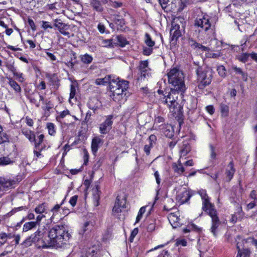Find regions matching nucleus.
Returning a JSON list of instances; mask_svg holds the SVG:
<instances>
[{
	"instance_id": "1",
	"label": "nucleus",
	"mask_w": 257,
	"mask_h": 257,
	"mask_svg": "<svg viewBox=\"0 0 257 257\" xmlns=\"http://www.w3.org/2000/svg\"><path fill=\"white\" fill-rule=\"evenodd\" d=\"M71 236L65 225H55L49 231L48 247H53L57 249L69 248V240Z\"/></svg>"
},
{
	"instance_id": "2",
	"label": "nucleus",
	"mask_w": 257,
	"mask_h": 257,
	"mask_svg": "<svg viewBox=\"0 0 257 257\" xmlns=\"http://www.w3.org/2000/svg\"><path fill=\"white\" fill-rule=\"evenodd\" d=\"M198 193L202 200V210L206 212L211 218V232L214 235H216L217 229L220 224V221L217 216L216 210L214 206L210 202V198L205 190H200Z\"/></svg>"
},
{
	"instance_id": "3",
	"label": "nucleus",
	"mask_w": 257,
	"mask_h": 257,
	"mask_svg": "<svg viewBox=\"0 0 257 257\" xmlns=\"http://www.w3.org/2000/svg\"><path fill=\"white\" fill-rule=\"evenodd\" d=\"M168 82L173 88L181 92L185 90V85L184 81V75L182 71L176 68L171 69L167 73Z\"/></svg>"
},
{
	"instance_id": "4",
	"label": "nucleus",
	"mask_w": 257,
	"mask_h": 257,
	"mask_svg": "<svg viewBox=\"0 0 257 257\" xmlns=\"http://www.w3.org/2000/svg\"><path fill=\"white\" fill-rule=\"evenodd\" d=\"M45 233L44 229L39 228L24 241V245L28 247L34 243L38 248H49L48 239H44Z\"/></svg>"
},
{
	"instance_id": "5",
	"label": "nucleus",
	"mask_w": 257,
	"mask_h": 257,
	"mask_svg": "<svg viewBox=\"0 0 257 257\" xmlns=\"http://www.w3.org/2000/svg\"><path fill=\"white\" fill-rule=\"evenodd\" d=\"M178 92H180V91L171 88L170 92H166L165 94L160 96L159 103L166 105L171 111L175 112V108L178 105L177 101Z\"/></svg>"
},
{
	"instance_id": "6",
	"label": "nucleus",
	"mask_w": 257,
	"mask_h": 257,
	"mask_svg": "<svg viewBox=\"0 0 257 257\" xmlns=\"http://www.w3.org/2000/svg\"><path fill=\"white\" fill-rule=\"evenodd\" d=\"M196 73L198 75V87L199 89H203L210 84L212 76L211 71L209 68L204 69L199 68Z\"/></svg>"
},
{
	"instance_id": "7",
	"label": "nucleus",
	"mask_w": 257,
	"mask_h": 257,
	"mask_svg": "<svg viewBox=\"0 0 257 257\" xmlns=\"http://www.w3.org/2000/svg\"><path fill=\"white\" fill-rule=\"evenodd\" d=\"M126 198L124 195H118L112 208V215L118 218L125 211L126 208Z\"/></svg>"
},
{
	"instance_id": "8",
	"label": "nucleus",
	"mask_w": 257,
	"mask_h": 257,
	"mask_svg": "<svg viewBox=\"0 0 257 257\" xmlns=\"http://www.w3.org/2000/svg\"><path fill=\"white\" fill-rule=\"evenodd\" d=\"M209 18V16L206 14L198 16L195 20V25L200 27L203 30L207 31L211 29V27Z\"/></svg>"
},
{
	"instance_id": "9",
	"label": "nucleus",
	"mask_w": 257,
	"mask_h": 257,
	"mask_svg": "<svg viewBox=\"0 0 257 257\" xmlns=\"http://www.w3.org/2000/svg\"><path fill=\"white\" fill-rule=\"evenodd\" d=\"M53 26L57 29L59 32L63 35L70 37V34L67 31L69 29V26L63 23L61 20L55 19L54 21Z\"/></svg>"
},
{
	"instance_id": "10",
	"label": "nucleus",
	"mask_w": 257,
	"mask_h": 257,
	"mask_svg": "<svg viewBox=\"0 0 257 257\" xmlns=\"http://www.w3.org/2000/svg\"><path fill=\"white\" fill-rule=\"evenodd\" d=\"M113 116L108 115L104 122L99 125V132L101 134H107L112 128Z\"/></svg>"
},
{
	"instance_id": "11",
	"label": "nucleus",
	"mask_w": 257,
	"mask_h": 257,
	"mask_svg": "<svg viewBox=\"0 0 257 257\" xmlns=\"http://www.w3.org/2000/svg\"><path fill=\"white\" fill-rule=\"evenodd\" d=\"M115 86L116 88L126 90L128 88V82L126 80H120L119 78L113 76L110 87H114Z\"/></svg>"
},
{
	"instance_id": "12",
	"label": "nucleus",
	"mask_w": 257,
	"mask_h": 257,
	"mask_svg": "<svg viewBox=\"0 0 257 257\" xmlns=\"http://www.w3.org/2000/svg\"><path fill=\"white\" fill-rule=\"evenodd\" d=\"M110 91L112 92V95H111L112 98L116 102H119L122 100L125 96V93L124 92L126 90H121L119 89L116 88V86L111 87L109 88Z\"/></svg>"
},
{
	"instance_id": "13",
	"label": "nucleus",
	"mask_w": 257,
	"mask_h": 257,
	"mask_svg": "<svg viewBox=\"0 0 257 257\" xmlns=\"http://www.w3.org/2000/svg\"><path fill=\"white\" fill-rule=\"evenodd\" d=\"M190 198L188 191L185 188H181L177 192L176 200L180 203L183 204L188 201Z\"/></svg>"
},
{
	"instance_id": "14",
	"label": "nucleus",
	"mask_w": 257,
	"mask_h": 257,
	"mask_svg": "<svg viewBox=\"0 0 257 257\" xmlns=\"http://www.w3.org/2000/svg\"><path fill=\"white\" fill-rule=\"evenodd\" d=\"M16 182L13 179L0 177V192L11 188Z\"/></svg>"
},
{
	"instance_id": "15",
	"label": "nucleus",
	"mask_w": 257,
	"mask_h": 257,
	"mask_svg": "<svg viewBox=\"0 0 257 257\" xmlns=\"http://www.w3.org/2000/svg\"><path fill=\"white\" fill-rule=\"evenodd\" d=\"M180 213L178 211L170 213L168 214V220L173 228H176L180 224L179 221Z\"/></svg>"
},
{
	"instance_id": "16",
	"label": "nucleus",
	"mask_w": 257,
	"mask_h": 257,
	"mask_svg": "<svg viewBox=\"0 0 257 257\" xmlns=\"http://www.w3.org/2000/svg\"><path fill=\"white\" fill-rule=\"evenodd\" d=\"M139 70L141 72V78H146L148 75L149 68L148 67V62L147 60L141 61L139 65Z\"/></svg>"
},
{
	"instance_id": "17",
	"label": "nucleus",
	"mask_w": 257,
	"mask_h": 257,
	"mask_svg": "<svg viewBox=\"0 0 257 257\" xmlns=\"http://www.w3.org/2000/svg\"><path fill=\"white\" fill-rule=\"evenodd\" d=\"M30 101L36 105L37 107H39L41 101H43L44 99L42 95L38 92L34 93L30 97Z\"/></svg>"
},
{
	"instance_id": "18",
	"label": "nucleus",
	"mask_w": 257,
	"mask_h": 257,
	"mask_svg": "<svg viewBox=\"0 0 257 257\" xmlns=\"http://www.w3.org/2000/svg\"><path fill=\"white\" fill-rule=\"evenodd\" d=\"M44 135L41 134L39 135L37 139H35V148L36 149L38 150L39 151H42L46 147L45 145H43Z\"/></svg>"
},
{
	"instance_id": "19",
	"label": "nucleus",
	"mask_w": 257,
	"mask_h": 257,
	"mask_svg": "<svg viewBox=\"0 0 257 257\" xmlns=\"http://www.w3.org/2000/svg\"><path fill=\"white\" fill-rule=\"evenodd\" d=\"M180 27L178 25H175L172 26L170 30V35L171 36V40H176L181 35V32L179 30Z\"/></svg>"
},
{
	"instance_id": "20",
	"label": "nucleus",
	"mask_w": 257,
	"mask_h": 257,
	"mask_svg": "<svg viewBox=\"0 0 257 257\" xmlns=\"http://www.w3.org/2000/svg\"><path fill=\"white\" fill-rule=\"evenodd\" d=\"M102 140L99 137H94L92 139L91 143V150L94 155H95L97 152L99 145L102 144Z\"/></svg>"
},
{
	"instance_id": "21",
	"label": "nucleus",
	"mask_w": 257,
	"mask_h": 257,
	"mask_svg": "<svg viewBox=\"0 0 257 257\" xmlns=\"http://www.w3.org/2000/svg\"><path fill=\"white\" fill-rule=\"evenodd\" d=\"M188 44L193 49H198L201 50L202 51H208V48L201 44L196 42L194 40L190 39L188 40Z\"/></svg>"
},
{
	"instance_id": "22",
	"label": "nucleus",
	"mask_w": 257,
	"mask_h": 257,
	"mask_svg": "<svg viewBox=\"0 0 257 257\" xmlns=\"http://www.w3.org/2000/svg\"><path fill=\"white\" fill-rule=\"evenodd\" d=\"M90 5L93 10L97 12L101 13L104 10L101 2L98 0H91Z\"/></svg>"
},
{
	"instance_id": "23",
	"label": "nucleus",
	"mask_w": 257,
	"mask_h": 257,
	"mask_svg": "<svg viewBox=\"0 0 257 257\" xmlns=\"http://www.w3.org/2000/svg\"><path fill=\"white\" fill-rule=\"evenodd\" d=\"M191 147L190 146L187 144H183L180 147L179 153H180V159L185 157L190 151Z\"/></svg>"
},
{
	"instance_id": "24",
	"label": "nucleus",
	"mask_w": 257,
	"mask_h": 257,
	"mask_svg": "<svg viewBox=\"0 0 257 257\" xmlns=\"http://www.w3.org/2000/svg\"><path fill=\"white\" fill-rule=\"evenodd\" d=\"M113 75H107L104 78H98L95 80V83L97 85H105L107 83L111 84V80H112Z\"/></svg>"
},
{
	"instance_id": "25",
	"label": "nucleus",
	"mask_w": 257,
	"mask_h": 257,
	"mask_svg": "<svg viewBox=\"0 0 257 257\" xmlns=\"http://www.w3.org/2000/svg\"><path fill=\"white\" fill-rule=\"evenodd\" d=\"M65 199H64L60 204H56L51 209L52 215L50 217V220L53 221L55 217L58 214L61 206L63 204Z\"/></svg>"
},
{
	"instance_id": "26",
	"label": "nucleus",
	"mask_w": 257,
	"mask_h": 257,
	"mask_svg": "<svg viewBox=\"0 0 257 257\" xmlns=\"http://www.w3.org/2000/svg\"><path fill=\"white\" fill-rule=\"evenodd\" d=\"M173 168L175 171V172L178 173V174H181L185 171L184 168L183 167V165L181 162L180 160L178 161V164H174L173 165Z\"/></svg>"
},
{
	"instance_id": "27",
	"label": "nucleus",
	"mask_w": 257,
	"mask_h": 257,
	"mask_svg": "<svg viewBox=\"0 0 257 257\" xmlns=\"http://www.w3.org/2000/svg\"><path fill=\"white\" fill-rule=\"evenodd\" d=\"M22 133L31 142H34L35 141V135L31 131L29 130H23Z\"/></svg>"
},
{
	"instance_id": "28",
	"label": "nucleus",
	"mask_w": 257,
	"mask_h": 257,
	"mask_svg": "<svg viewBox=\"0 0 257 257\" xmlns=\"http://www.w3.org/2000/svg\"><path fill=\"white\" fill-rule=\"evenodd\" d=\"M8 83L16 92L20 93L21 92L22 89L20 86L15 80L12 78H9Z\"/></svg>"
},
{
	"instance_id": "29",
	"label": "nucleus",
	"mask_w": 257,
	"mask_h": 257,
	"mask_svg": "<svg viewBox=\"0 0 257 257\" xmlns=\"http://www.w3.org/2000/svg\"><path fill=\"white\" fill-rule=\"evenodd\" d=\"M235 170L233 168V164L231 162H230L228 165L226 169V175L227 177L228 178L229 180H230L232 178L233 174L234 173Z\"/></svg>"
},
{
	"instance_id": "30",
	"label": "nucleus",
	"mask_w": 257,
	"mask_h": 257,
	"mask_svg": "<svg viewBox=\"0 0 257 257\" xmlns=\"http://www.w3.org/2000/svg\"><path fill=\"white\" fill-rule=\"evenodd\" d=\"M163 132L165 136L168 138H171L174 135V132L172 127L170 125H166L165 127H164Z\"/></svg>"
},
{
	"instance_id": "31",
	"label": "nucleus",
	"mask_w": 257,
	"mask_h": 257,
	"mask_svg": "<svg viewBox=\"0 0 257 257\" xmlns=\"http://www.w3.org/2000/svg\"><path fill=\"white\" fill-rule=\"evenodd\" d=\"M237 248L238 249V254L236 257H247L249 255L250 251L248 249H241L238 243L237 244Z\"/></svg>"
},
{
	"instance_id": "32",
	"label": "nucleus",
	"mask_w": 257,
	"mask_h": 257,
	"mask_svg": "<svg viewBox=\"0 0 257 257\" xmlns=\"http://www.w3.org/2000/svg\"><path fill=\"white\" fill-rule=\"evenodd\" d=\"M36 223H34L33 221L26 222L23 225V231L27 232L36 228Z\"/></svg>"
},
{
	"instance_id": "33",
	"label": "nucleus",
	"mask_w": 257,
	"mask_h": 257,
	"mask_svg": "<svg viewBox=\"0 0 257 257\" xmlns=\"http://www.w3.org/2000/svg\"><path fill=\"white\" fill-rule=\"evenodd\" d=\"M47 205L46 203H43L39 204L35 208V212L37 214H42L45 212L47 210Z\"/></svg>"
},
{
	"instance_id": "34",
	"label": "nucleus",
	"mask_w": 257,
	"mask_h": 257,
	"mask_svg": "<svg viewBox=\"0 0 257 257\" xmlns=\"http://www.w3.org/2000/svg\"><path fill=\"white\" fill-rule=\"evenodd\" d=\"M14 162V161L11 160L8 157H3L0 158V166L12 165Z\"/></svg>"
},
{
	"instance_id": "35",
	"label": "nucleus",
	"mask_w": 257,
	"mask_h": 257,
	"mask_svg": "<svg viewBox=\"0 0 257 257\" xmlns=\"http://www.w3.org/2000/svg\"><path fill=\"white\" fill-rule=\"evenodd\" d=\"M115 38L117 41V42L115 43V44H117L121 47H124L128 44L125 38L122 36H117Z\"/></svg>"
},
{
	"instance_id": "36",
	"label": "nucleus",
	"mask_w": 257,
	"mask_h": 257,
	"mask_svg": "<svg viewBox=\"0 0 257 257\" xmlns=\"http://www.w3.org/2000/svg\"><path fill=\"white\" fill-rule=\"evenodd\" d=\"M145 42L149 47H153L155 44V42L152 40L150 35L148 33L145 34Z\"/></svg>"
},
{
	"instance_id": "37",
	"label": "nucleus",
	"mask_w": 257,
	"mask_h": 257,
	"mask_svg": "<svg viewBox=\"0 0 257 257\" xmlns=\"http://www.w3.org/2000/svg\"><path fill=\"white\" fill-rule=\"evenodd\" d=\"M47 127L49 135L54 136L56 134V126L54 123L52 122L47 123Z\"/></svg>"
},
{
	"instance_id": "38",
	"label": "nucleus",
	"mask_w": 257,
	"mask_h": 257,
	"mask_svg": "<svg viewBox=\"0 0 257 257\" xmlns=\"http://www.w3.org/2000/svg\"><path fill=\"white\" fill-rule=\"evenodd\" d=\"M81 61L85 64H90L93 60L92 57L88 54H85L81 56Z\"/></svg>"
},
{
	"instance_id": "39",
	"label": "nucleus",
	"mask_w": 257,
	"mask_h": 257,
	"mask_svg": "<svg viewBox=\"0 0 257 257\" xmlns=\"http://www.w3.org/2000/svg\"><path fill=\"white\" fill-rule=\"evenodd\" d=\"M92 193L93 196V199L95 201H98L99 199V187L98 185H96L92 189Z\"/></svg>"
},
{
	"instance_id": "40",
	"label": "nucleus",
	"mask_w": 257,
	"mask_h": 257,
	"mask_svg": "<svg viewBox=\"0 0 257 257\" xmlns=\"http://www.w3.org/2000/svg\"><path fill=\"white\" fill-rule=\"evenodd\" d=\"M76 86L73 84H71L70 85V96L69 98V103H71V100L73 99L76 95Z\"/></svg>"
},
{
	"instance_id": "41",
	"label": "nucleus",
	"mask_w": 257,
	"mask_h": 257,
	"mask_svg": "<svg viewBox=\"0 0 257 257\" xmlns=\"http://www.w3.org/2000/svg\"><path fill=\"white\" fill-rule=\"evenodd\" d=\"M93 229V225L89 222H85L83 227V233H86L91 231Z\"/></svg>"
},
{
	"instance_id": "42",
	"label": "nucleus",
	"mask_w": 257,
	"mask_h": 257,
	"mask_svg": "<svg viewBox=\"0 0 257 257\" xmlns=\"http://www.w3.org/2000/svg\"><path fill=\"white\" fill-rule=\"evenodd\" d=\"M249 56H250V54L249 53H242L238 56V59L241 62L245 63L247 61Z\"/></svg>"
},
{
	"instance_id": "43",
	"label": "nucleus",
	"mask_w": 257,
	"mask_h": 257,
	"mask_svg": "<svg viewBox=\"0 0 257 257\" xmlns=\"http://www.w3.org/2000/svg\"><path fill=\"white\" fill-rule=\"evenodd\" d=\"M7 135L3 132V128L0 125V144L8 141Z\"/></svg>"
},
{
	"instance_id": "44",
	"label": "nucleus",
	"mask_w": 257,
	"mask_h": 257,
	"mask_svg": "<svg viewBox=\"0 0 257 257\" xmlns=\"http://www.w3.org/2000/svg\"><path fill=\"white\" fill-rule=\"evenodd\" d=\"M220 107L222 115L224 116H226L229 111L228 106L224 104H221Z\"/></svg>"
},
{
	"instance_id": "45",
	"label": "nucleus",
	"mask_w": 257,
	"mask_h": 257,
	"mask_svg": "<svg viewBox=\"0 0 257 257\" xmlns=\"http://www.w3.org/2000/svg\"><path fill=\"white\" fill-rule=\"evenodd\" d=\"M147 207V206H144V207H142L139 210V211L138 212V214L136 217V222L137 223V222H139L140 220L141 219L142 216H143V214L146 211V208Z\"/></svg>"
},
{
	"instance_id": "46",
	"label": "nucleus",
	"mask_w": 257,
	"mask_h": 257,
	"mask_svg": "<svg viewBox=\"0 0 257 257\" xmlns=\"http://www.w3.org/2000/svg\"><path fill=\"white\" fill-rule=\"evenodd\" d=\"M159 4L165 11H169L168 8L169 0H159Z\"/></svg>"
},
{
	"instance_id": "47",
	"label": "nucleus",
	"mask_w": 257,
	"mask_h": 257,
	"mask_svg": "<svg viewBox=\"0 0 257 257\" xmlns=\"http://www.w3.org/2000/svg\"><path fill=\"white\" fill-rule=\"evenodd\" d=\"M41 24V28L44 30H47L48 29H52L53 28V26L49 22L42 21Z\"/></svg>"
},
{
	"instance_id": "48",
	"label": "nucleus",
	"mask_w": 257,
	"mask_h": 257,
	"mask_svg": "<svg viewBox=\"0 0 257 257\" xmlns=\"http://www.w3.org/2000/svg\"><path fill=\"white\" fill-rule=\"evenodd\" d=\"M8 235L6 233H0V246L4 244L7 241Z\"/></svg>"
},
{
	"instance_id": "49",
	"label": "nucleus",
	"mask_w": 257,
	"mask_h": 257,
	"mask_svg": "<svg viewBox=\"0 0 257 257\" xmlns=\"http://www.w3.org/2000/svg\"><path fill=\"white\" fill-rule=\"evenodd\" d=\"M209 49L208 48V51H206L207 53H206V57L208 58H218L220 55L219 53H214L212 52H209Z\"/></svg>"
},
{
	"instance_id": "50",
	"label": "nucleus",
	"mask_w": 257,
	"mask_h": 257,
	"mask_svg": "<svg viewBox=\"0 0 257 257\" xmlns=\"http://www.w3.org/2000/svg\"><path fill=\"white\" fill-rule=\"evenodd\" d=\"M217 71H218L219 75L220 76L223 77H225V74H226V69L223 66H222V65L219 66L217 68Z\"/></svg>"
},
{
	"instance_id": "51",
	"label": "nucleus",
	"mask_w": 257,
	"mask_h": 257,
	"mask_svg": "<svg viewBox=\"0 0 257 257\" xmlns=\"http://www.w3.org/2000/svg\"><path fill=\"white\" fill-rule=\"evenodd\" d=\"M114 40V39H113L104 40L103 41L102 44L105 47L113 46V44H115V43H114L113 42Z\"/></svg>"
},
{
	"instance_id": "52",
	"label": "nucleus",
	"mask_w": 257,
	"mask_h": 257,
	"mask_svg": "<svg viewBox=\"0 0 257 257\" xmlns=\"http://www.w3.org/2000/svg\"><path fill=\"white\" fill-rule=\"evenodd\" d=\"M154 176L155 178L156 183L158 186L160 185L161 179L160 178V175L158 171H155L154 173Z\"/></svg>"
},
{
	"instance_id": "53",
	"label": "nucleus",
	"mask_w": 257,
	"mask_h": 257,
	"mask_svg": "<svg viewBox=\"0 0 257 257\" xmlns=\"http://www.w3.org/2000/svg\"><path fill=\"white\" fill-rule=\"evenodd\" d=\"M17 77V79L19 82H23L25 80V78L22 73L18 72L17 71L14 74Z\"/></svg>"
},
{
	"instance_id": "54",
	"label": "nucleus",
	"mask_w": 257,
	"mask_h": 257,
	"mask_svg": "<svg viewBox=\"0 0 257 257\" xmlns=\"http://www.w3.org/2000/svg\"><path fill=\"white\" fill-rule=\"evenodd\" d=\"M210 151V157L212 159H215L216 154L215 152V148L212 145H210L209 146Z\"/></svg>"
},
{
	"instance_id": "55",
	"label": "nucleus",
	"mask_w": 257,
	"mask_h": 257,
	"mask_svg": "<svg viewBox=\"0 0 257 257\" xmlns=\"http://www.w3.org/2000/svg\"><path fill=\"white\" fill-rule=\"evenodd\" d=\"M152 52H153L152 47H149V48L144 47L143 54L145 55H147V56L150 55V54H152Z\"/></svg>"
},
{
	"instance_id": "56",
	"label": "nucleus",
	"mask_w": 257,
	"mask_h": 257,
	"mask_svg": "<svg viewBox=\"0 0 257 257\" xmlns=\"http://www.w3.org/2000/svg\"><path fill=\"white\" fill-rule=\"evenodd\" d=\"M114 22L116 24L119 25L121 27L124 24V20L121 19L119 16L115 17Z\"/></svg>"
},
{
	"instance_id": "57",
	"label": "nucleus",
	"mask_w": 257,
	"mask_h": 257,
	"mask_svg": "<svg viewBox=\"0 0 257 257\" xmlns=\"http://www.w3.org/2000/svg\"><path fill=\"white\" fill-rule=\"evenodd\" d=\"M82 257H97V253L94 250H91L90 251L87 252L85 256Z\"/></svg>"
},
{
	"instance_id": "58",
	"label": "nucleus",
	"mask_w": 257,
	"mask_h": 257,
	"mask_svg": "<svg viewBox=\"0 0 257 257\" xmlns=\"http://www.w3.org/2000/svg\"><path fill=\"white\" fill-rule=\"evenodd\" d=\"M77 199H78V196L77 195H74L70 198V199L69 200V203L72 207H74L75 206L76 202H77Z\"/></svg>"
},
{
	"instance_id": "59",
	"label": "nucleus",
	"mask_w": 257,
	"mask_h": 257,
	"mask_svg": "<svg viewBox=\"0 0 257 257\" xmlns=\"http://www.w3.org/2000/svg\"><path fill=\"white\" fill-rule=\"evenodd\" d=\"M8 69L14 74L17 72V69L15 67L14 63L10 64L7 66Z\"/></svg>"
},
{
	"instance_id": "60",
	"label": "nucleus",
	"mask_w": 257,
	"mask_h": 257,
	"mask_svg": "<svg viewBox=\"0 0 257 257\" xmlns=\"http://www.w3.org/2000/svg\"><path fill=\"white\" fill-rule=\"evenodd\" d=\"M45 217V215H39L36 217V220L35 221H33L34 223H36V225L37 226L39 225L42 220V219Z\"/></svg>"
},
{
	"instance_id": "61",
	"label": "nucleus",
	"mask_w": 257,
	"mask_h": 257,
	"mask_svg": "<svg viewBox=\"0 0 257 257\" xmlns=\"http://www.w3.org/2000/svg\"><path fill=\"white\" fill-rule=\"evenodd\" d=\"M28 23L32 30L35 31L36 30V27L34 21L32 19L28 20Z\"/></svg>"
},
{
	"instance_id": "62",
	"label": "nucleus",
	"mask_w": 257,
	"mask_h": 257,
	"mask_svg": "<svg viewBox=\"0 0 257 257\" xmlns=\"http://www.w3.org/2000/svg\"><path fill=\"white\" fill-rule=\"evenodd\" d=\"M152 147V145H146L144 146V151L146 154L148 155L150 154L151 148Z\"/></svg>"
},
{
	"instance_id": "63",
	"label": "nucleus",
	"mask_w": 257,
	"mask_h": 257,
	"mask_svg": "<svg viewBox=\"0 0 257 257\" xmlns=\"http://www.w3.org/2000/svg\"><path fill=\"white\" fill-rule=\"evenodd\" d=\"M46 53L51 61H54L56 60V57L53 54L47 51L46 52Z\"/></svg>"
},
{
	"instance_id": "64",
	"label": "nucleus",
	"mask_w": 257,
	"mask_h": 257,
	"mask_svg": "<svg viewBox=\"0 0 257 257\" xmlns=\"http://www.w3.org/2000/svg\"><path fill=\"white\" fill-rule=\"evenodd\" d=\"M206 109L210 114H212L214 112V107L212 105L207 106L206 107Z\"/></svg>"
}]
</instances>
